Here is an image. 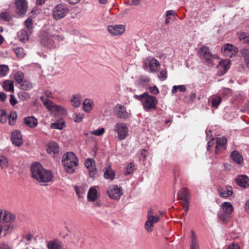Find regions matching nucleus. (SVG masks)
I'll use <instances>...</instances> for the list:
<instances>
[{
	"instance_id": "nucleus-54",
	"label": "nucleus",
	"mask_w": 249,
	"mask_h": 249,
	"mask_svg": "<svg viewBox=\"0 0 249 249\" xmlns=\"http://www.w3.org/2000/svg\"><path fill=\"white\" fill-rule=\"evenodd\" d=\"M160 80L163 81L167 78V71L166 70H162L160 71V75H159Z\"/></svg>"
},
{
	"instance_id": "nucleus-29",
	"label": "nucleus",
	"mask_w": 249,
	"mask_h": 249,
	"mask_svg": "<svg viewBox=\"0 0 249 249\" xmlns=\"http://www.w3.org/2000/svg\"><path fill=\"white\" fill-rule=\"evenodd\" d=\"M24 122L26 125L31 128L36 127L38 124L37 120L33 116H28L25 118Z\"/></svg>"
},
{
	"instance_id": "nucleus-56",
	"label": "nucleus",
	"mask_w": 249,
	"mask_h": 249,
	"mask_svg": "<svg viewBox=\"0 0 249 249\" xmlns=\"http://www.w3.org/2000/svg\"><path fill=\"white\" fill-rule=\"evenodd\" d=\"M5 112L4 110H0V122L4 123L5 121Z\"/></svg>"
},
{
	"instance_id": "nucleus-50",
	"label": "nucleus",
	"mask_w": 249,
	"mask_h": 249,
	"mask_svg": "<svg viewBox=\"0 0 249 249\" xmlns=\"http://www.w3.org/2000/svg\"><path fill=\"white\" fill-rule=\"evenodd\" d=\"M171 19V10H168L165 16V21L164 24L166 25H168Z\"/></svg>"
},
{
	"instance_id": "nucleus-51",
	"label": "nucleus",
	"mask_w": 249,
	"mask_h": 249,
	"mask_svg": "<svg viewBox=\"0 0 249 249\" xmlns=\"http://www.w3.org/2000/svg\"><path fill=\"white\" fill-rule=\"evenodd\" d=\"M75 190L79 197H83V194H85V191L83 187H75Z\"/></svg>"
},
{
	"instance_id": "nucleus-47",
	"label": "nucleus",
	"mask_w": 249,
	"mask_h": 249,
	"mask_svg": "<svg viewBox=\"0 0 249 249\" xmlns=\"http://www.w3.org/2000/svg\"><path fill=\"white\" fill-rule=\"evenodd\" d=\"M14 52L17 56L19 58H22L25 55L24 50L22 48H17L14 49Z\"/></svg>"
},
{
	"instance_id": "nucleus-43",
	"label": "nucleus",
	"mask_w": 249,
	"mask_h": 249,
	"mask_svg": "<svg viewBox=\"0 0 249 249\" xmlns=\"http://www.w3.org/2000/svg\"><path fill=\"white\" fill-rule=\"evenodd\" d=\"M73 120L76 123H80L84 118V114L81 113H74L72 116Z\"/></svg>"
},
{
	"instance_id": "nucleus-64",
	"label": "nucleus",
	"mask_w": 249,
	"mask_h": 249,
	"mask_svg": "<svg viewBox=\"0 0 249 249\" xmlns=\"http://www.w3.org/2000/svg\"><path fill=\"white\" fill-rule=\"evenodd\" d=\"M7 99V95L2 92H0V102H5Z\"/></svg>"
},
{
	"instance_id": "nucleus-34",
	"label": "nucleus",
	"mask_w": 249,
	"mask_h": 249,
	"mask_svg": "<svg viewBox=\"0 0 249 249\" xmlns=\"http://www.w3.org/2000/svg\"><path fill=\"white\" fill-rule=\"evenodd\" d=\"M115 176V172L111 168L110 166H108L106 169L104 174V177L107 179L112 180L114 179Z\"/></svg>"
},
{
	"instance_id": "nucleus-22",
	"label": "nucleus",
	"mask_w": 249,
	"mask_h": 249,
	"mask_svg": "<svg viewBox=\"0 0 249 249\" xmlns=\"http://www.w3.org/2000/svg\"><path fill=\"white\" fill-rule=\"evenodd\" d=\"M221 51L224 55L229 57L235 56L237 53L236 49L233 45L230 44L225 45L222 48Z\"/></svg>"
},
{
	"instance_id": "nucleus-28",
	"label": "nucleus",
	"mask_w": 249,
	"mask_h": 249,
	"mask_svg": "<svg viewBox=\"0 0 249 249\" xmlns=\"http://www.w3.org/2000/svg\"><path fill=\"white\" fill-rule=\"evenodd\" d=\"M94 106V102L91 99H85L84 100L83 103V110L88 113H89L93 109Z\"/></svg>"
},
{
	"instance_id": "nucleus-8",
	"label": "nucleus",
	"mask_w": 249,
	"mask_h": 249,
	"mask_svg": "<svg viewBox=\"0 0 249 249\" xmlns=\"http://www.w3.org/2000/svg\"><path fill=\"white\" fill-rule=\"evenodd\" d=\"M198 56L203 59L205 60L206 62L209 66H213V58H217V56L213 55L209 50V49L204 46L201 47L198 52Z\"/></svg>"
},
{
	"instance_id": "nucleus-6",
	"label": "nucleus",
	"mask_w": 249,
	"mask_h": 249,
	"mask_svg": "<svg viewBox=\"0 0 249 249\" xmlns=\"http://www.w3.org/2000/svg\"><path fill=\"white\" fill-rule=\"evenodd\" d=\"M69 11V9L66 5L58 4L53 9V18L56 20H60L65 17L68 14Z\"/></svg>"
},
{
	"instance_id": "nucleus-12",
	"label": "nucleus",
	"mask_w": 249,
	"mask_h": 249,
	"mask_svg": "<svg viewBox=\"0 0 249 249\" xmlns=\"http://www.w3.org/2000/svg\"><path fill=\"white\" fill-rule=\"evenodd\" d=\"M15 79L16 81L20 85L22 89L26 90L32 88L31 83L24 80V75L22 72H16L15 74Z\"/></svg>"
},
{
	"instance_id": "nucleus-21",
	"label": "nucleus",
	"mask_w": 249,
	"mask_h": 249,
	"mask_svg": "<svg viewBox=\"0 0 249 249\" xmlns=\"http://www.w3.org/2000/svg\"><path fill=\"white\" fill-rule=\"evenodd\" d=\"M11 139L13 144L17 146H20L22 144L23 140L19 131H13L11 134Z\"/></svg>"
},
{
	"instance_id": "nucleus-9",
	"label": "nucleus",
	"mask_w": 249,
	"mask_h": 249,
	"mask_svg": "<svg viewBox=\"0 0 249 249\" xmlns=\"http://www.w3.org/2000/svg\"><path fill=\"white\" fill-rule=\"evenodd\" d=\"M159 220V217L154 215L153 211L149 210L148 212L147 219L144 224V228L146 231L152 232L153 230L154 224L157 223Z\"/></svg>"
},
{
	"instance_id": "nucleus-48",
	"label": "nucleus",
	"mask_w": 249,
	"mask_h": 249,
	"mask_svg": "<svg viewBox=\"0 0 249 249\" xmlns=\"http://www.w3.org/2000/svg\"><path fill=\"white\" fill-rule=\"evenodd\" d=\"M0 18L5 21H10L11 17L10 14L8 12H3L0 15Z\"/></svg>"
},
{
	"instance_id": "nucleus-30",
	"label": "nucleus",
	"mask_w": 249,
	"mask_h": 249,
	"mask_svg": "<svg viewBox=\"0 0 249 249\" xmlns=\"http://www.w3.org/2000/svg\"><path fill=\"white\" fill-rule=\"evenodd\" d=\"M30 34L29 32L25 30L22 29L18 33V40L23 42H27L29 40Z\"/></svg>"
},
{
	"instance_id": "nucleus-36",
	"label": "nucleus",
	"mask_w": 249,
	"mask_h": 249,
	"mask_svg": "<svg viewBox=\"0 0 249 249\" xmlns=\"http://www.w3.org/2000/svg\"><path fill=\"white\" fill-rule=\"evenodd\" d=\"M97 197V191L95 187H91L88 193V198L91 201H95Z\"/></svg>"
},
{
	"instance_id": "nucleus-37",
	"label": "nucleus",
	"mask_w": 249,
	"mask_h": 249,
	"mask_svg": "<svg viewBox=\"0 0 249 249\" xmlns=\"http://www.w3.org/2000/svg\"><path fill=\"white\" fill-rule=\"evenodd\" d=\"M221 102V98L219 96L214 95L209 99V102L211 103L212 107L217 108Z\"/></svg>"
},
{
	"instance_id": "nucleus-53",
	"label": "nucleus",
	"mask_w": 249,
	"mask_h": 249,
	"mask_svg": "<svg viewBox=\"0 0 249 249\" xmlns=\"http://www.w3.org/2000/svg\"><path fill=\"white\" fill-rule=\"evenodd\" d=\"M149 82V78L148 77H141L139 80V84L145 86Z\"/></svg>"
},
{
	"instance_id": "nucleus-11",
	"label": "nucleus",
	"mask_w": 249,
	"mask_h": 249,
	"mask_svg": "<svg viewBox=\"0 0 249 249\" xmlns=\"http://www.w3.org/2000/svg\"><path fill=\"white\" fill-rule=\"evenodd\" d=\"M107 193L110 198L114 200L119 199L123 194L121 188L118 187L116 185L110 186L107 191Z\"/></svg>"
},
{
	"instance_id": "nucleus-41",
	"label": "nucleus",
	"mask_w": 249,
	"mask_h": 249,
	"mask_svg": "<svg viewBox=\"0 0 249 249\" xmlns=\"http://www.w3.org/2000/svg\"><path fill=\"white\" fill-rule=\"evenodd\" d=\"M24 25L26 28L28 30L30 34H31L33 29V20L31 17L28 18L24 22Z\"/></svg>"
},
{
	"instance_id": "nucleus-1",
	"label": "nucleus",
	"mask_w": 249,
	"mask_h": 249,
	"mask_svg": "<svg viewBox=\"0 0 249 249\" xmlns=\"http://www.w3.org/2000/svg\"><path fill=\"white\" fill-rule=\"evenodd\" d=\"M31 172L32 178L39 183L49 182L53 178L52 172L50 170L43 168L38 162L35 163L32 166Z\"/></svg>"
},
{
	"instance_id": "nucleus-60",
	"label": "nucleus",
	"mask_w": 249,
	"mask_h": 249,
	"mask_svg": "<svg viewBox=\"0 0 249 249\" xmlns=\"http://www.w3.org/2000/svg\"><path fill=\"white\" fill-rule=\"evenodd\" d=\"M244 57L247 63H249V49L244 51Z\"/></svg>"
},
{
	"instance_id": "nucleus-16",
	"label": "nucleus",
	"mask_w": 249,
	"mask_h": 249,
	"mask_svg": "<svg viewBox=\"0 0 249 249\" xmlns=\"http://www.w3.org/2000/svg\"><path fill=\"white\" fill-rule=\"evenodd\" d=\"M115 114L117 118L122 119H126L130 117V114L126 111V108L121 105L116 106Z\"/></svg>"
},
{
	"instance_id": "nucleus-18",
	"label": "nucleus",
	"mask_w": 249,
	"mask_h": 249,
	"mask_svg": "<svg viewBox=\"0 0 249 249\" xmlns=\"http://www.w3.org/2000/svg\"><path fill=\"white\" fill-rule=\"evenodd\" d=\"M41 43L48 47L49 49H53L55 48V42L53 35H44L40 41Z\"/></svg>"
},
{
	"instance_id": "nucleus-45",
	"label": "nucleus",
	"mask_w": 249,
	"mask_h": 249,
	"mask_svg": "<svg viewBox=\"0 0 249 249\" xmlns=\"http://www.w3.org/2000/svg\"><path fill=\"white\" fill-rule=\"evenodd\" d=\"M186 90L184 85L174 86L172 88V93L177 92H185Z\"/></svg>"
},
{
	"instance_id": "nucleus-5",
	"label": "nucleus",
	"mask_w": 249,
	"mask_h": 249,
	"mask_svg": "<svg viewBox=\"0 0 249 249\" xmlns=\"http://www.w3.org/2000/svg\"><path fill=\"white\" fill-rule=\"evenodd\" d=\"M190 194L189 190L186 188H183L178 193V200L181 201L183 204L184 212L183 214H186L189 208V203L190 200Z\"/></svg>"
},
{
	"instance_id": "nucleus-42",
	"label": "nucleus",
	"mask_w": 249,
	"mask_h": 249,
	"mask_svg": "<svg viewBox=\"0 0 249 249\" xmlns=\"http://www.w3.org/2000/svg\"><path fill=\"white\" fill-rule=\"evenodd\" d=\"M9 165L7 158L4 156H0V167L2 169H6Z\"/></svg>"
},
{
	"instance_id": "nucleus-38",
	"label": "nucleus",
	"mask_w": 249,
	"mask_h": 249,
	"mask_svg": "<svg viewBox=\"0 0 249 249\" xmlns=\"http://www.w3.org/2000/svg\"><path fill=\"white\" fill-rule=\"evenodd\" d=\"M3 89L7 91H14V83L12 81L6 80L2 84Z\"/></svg>"
},
{
	"instance_id": "nucleus-39",
	"label": "nucleus",
	"mask_w": 249,
	"mask_h": 249,
	"mask_svg": "<svg viewBox=\"0 0 249 249\" xmlns=\"http://www.w3.org/2000/svg\"><path fill=\"white\" fill-rule=\"evenodd\" d=\"M80 98V95L77 94H74L72 96L71 101L73 107H77L80 106L81 103Z\"/></svg>"
},
{
	"instance_id": "nucleus-7",
	"label": "nucleus",
	"mask_w": 249,
	"mask_h": 249,
	"mask_svg": "<svg viewBox=\"0 0 249 249\" xmlns=\"http://www.w3.org/2000/svg\"><path fill=\"white\" fill-rule=\"evenodd\" d=\"M159 61L153 57H147L143 61V68L150 72H157L160 68Z\"/></svg>"
},
{
	"instance_id": "nucleus-57",
	"label": "nucleus",
	"mask_w": 249,
	"mask_h": 249,
	"mask_svg": "<svg viewBox=\"0 0 249 249\" xmlns=\"http://www.w3.org/2000/svg\"><path fill=\"white\" fill-rule=\"evenodd\" d=\"M150 92L153 94H158L159 93V90L157 87L155 86L150 87L149 88Z\"/></svg>"
},
{
	"instance_id": "nucleus-35",
	"label": "nucleus",
	"mask_w": 249,
	"mask_h": 249,
	"mask_svg": "<svg viewBox=\"0 0 249 249\" xmlns=\"http://www.w3.org/2000/svg\"><path fill=\"white\" fill-rule=\"evenodd\" d=\"M232 160L236 163L241 164L243 162V158L237 151H233L231 154Z\"/></svg>"
},
{
	"instance_id": "nucleus-26",
	"label": "nucleus",
	"mask_w": 249,
	"mask_h": 249,
	"mask_svg": "<svg viewBox=\"0 0 249 249\" xmlns=\"http://www.w3.org/2000/svg\"><path fill=\"white\" fill-rule=\"evenodd\" d=\"M235 181L236 183L242 188H246L249 187V178L246 175L238 176Z\"/></svg>"
},
{
	"instance_id": "nucleus-15",
	"label": "nucleus",
	"mask_w": 249,
	"mask_h": 249,
	"mask_svg": "<svg viewBox=\"0 0 249 249\" xmlns=\"http://www.w3.org/2000/svg\"><path fill=\"white\" fill-rule=\"evenodd\" d=\"M16 219V215L5 210L0 209V221L5 223L13 222Z\"/></svg>"
},
{
	"instance_id": "nucleus-55",
	"label": "nucleus",
	"mask_w": 249,
	"mask_h": 249,
	"mask_svg": "<svg viewBox=\"0 0 249 249\" xmlns=\"http://www.w3.org/2000/svg\"><path fill=\"white\" fill-rule=\"evenodd\" d=\"M239 38L240 40H243L244 42H249V40L246 36V33L245 32H241L239 34Z\"/></svg>"
},
{
	"instance_id": "nucleus-24",
	"label": "nucleus",
	"mask_w": 249,
	"mask_h": 249,
	"mask_svg": "<svg viewBox=\"0 0 249 249\" xmlns=\"http://www.w3.org/2000/svg\"><path fill=\"white\" fill-rule=\"evenodd\" d=\"M47 151L54 157H56L59 151V147L55 142H50L48 144Z\"/></svg>"
},
{
	"instance_id": "nucleus-40",
	"label": "nucleus",
	"mask_w": 249,
	"mask_h": 249,
	"mask_svg": "<svg viewBox=\"0 0 249 249\" xmlns=\"http://www.w3.org/2000/svg\"><path fill=\"white\" fill-rule=\"evenodd\" d=\"M65 122L62 121H58L52 123L51 125V128L61 130L64 128Z\"/></svg>"
},
{
	"instance_id": "nucleus-27",
	"label": "nucleus",
	"mask_w": 249,
	"mask_h": 249,
	"mask_svg": "<svg viewBox=\"0 0 249 249\" xmlns=\"http://www.w3.org/2000/svg\"><path fill=\"white\" fill-rule=\"evenodd\" d=\"M230 67V61L229 59L221 60L219 62L217 68L222 75L226 73Z\"/></svg>"
},
{
	"instance_id": "nucleus-4",
	"label": "nucleus",
	"mask_w": 249,
	"mask_h": 249,
	"mask_svg": "<svg viewBox=\"0 0 249 249\" xmlns=\"http://www.w3.org/2000/svg\"><path fill=\"white\" fill-rule=\"evenodd\" d=\"M113 131L116 134L115 138L120 141L125 140L129 136V127L125 123H117L114 126Z\"/></svg>"
},
{
	"instance_id": "nucleus-44",
	"label": "nucleus",
	"mask_w": 249,
	"mask_h": 249,
	"mask_svg": "<svg viewBox=\"0 0 249 249\" xmlns=\"http://www.w3.org/2000/svg\"><path fill=\"white\" fill-rule=\"evenodd\" d=\"M9 71V68L5 65H0V77L6 76Z\"/></svg>"
},
{
	"instance_id": "nucleus-62",
	"label": "nucleus",
	"mask_w": 249,
	"mask_h": 249,
	"mask_svg": "<svg viewBox=\"0 0 249 249\" xmlns=\"http://www.w3.org/2000/svg\"><path fill=\"white\" fill-rule=\"evenodd\" d=\"M226 249H240V247L237 244L233 243L229 245Z\"/></svg>"
},
{
	"instance_id": "nucleus-46",
	"label": "nucleus",
	"mask_w": 249,
	"mask_h": 249,
	"mask_svg": "<svg viewBox=\"0 0 249 249\" xmlns=\"http://www.w3.org/2000/svg\"><path fill=\"white\" fill-rule=\"evenodd\" d=\"M105 132V129L102 127L98 129L94 130L93 131H91L89 132V134L96 136H102Z\"/></svg>"
},
{
	"instance_id": "nucleus-17",
	"label": "nucleus",
	"mask_w": 249,
	"mask_h": 249,
	"mask_svg": "<svg viewBox=\"0 0 249 249\" xmlns=\"http://www.w3.org/2000/svg\"><path fill=\"white\" fill-rule=\"evenodd\" d=\"M227 139L225 137L217 138L216 139V145L215 146V153L219 154L222 151L226 148Z\"/></svg>"
},
{
	"instance_id": "nucleus-2",
	"label": "nucleus",
	"mask_w": 249,
	"mask_h": 249,
	"mask_svg": "<svg viewBox=\"0 0 249 249\" xmlns=\"http://www.w3.org/2000/svg\"><path fill=\"white\" fill-rule=\"evenodd\" d=\"M135 99L140 101L146 111L156 109L158 103L157 98L154 96L150 95L147 92H144L141 95H134Z\"/></svg>"
},
{
	"instance_id": "nucleus-3",
	"label": "nucleus",
	"mask_w": 249,
	"mask_h": 249,
	"mask_svg": "<svg viewBox=\"0 0 249 249\" xmlns=\"http://www.w3.org/2000/svg\"><path fill=\"white\" fill-rule=\"evenodd\" d=\"M78 159L72 152H68L63 156L62 163L65 170L68 173H73L78 165Z\"/></svg>"
},
{
	"instance_id": "nucleus-32",
	"label": "nucleus",
	"mask_w": 249,
	"mask_h": 249,
	"mask_svg": "<svg viewBox=\"0 0 249 249\" xmlns=\"http://www.w3.org/2000/svg\"><path fill=\"white\" fill-rule=\"evenodd\" d=\"M217 217L222 222L225 223L231 220V215L228 213H225L224 211L220 210L217 213Z\"/></svg>"
},
{
	"instance_id": "nucleus-63",
	"label": "nucleus",
	"mask_w": 249,
	"mask_h": 249,
	"mask_svg": "<svg viewBox=\"0 0 249 249\" xmlns=\"http://www.w3.org/2000/svg\"><path fill=\"white\" fill-rule=\"evenodd\" d=\"M221 93L224 96H229L231 93V90L229 89H224L221 91Z\"/></svg>"
},
{
	"instance_id": "nucleus-14",
	"label": "nucleus",
	"mask_w": 249,
	"mask_h": 249,
	"mask_svg": "<svg viewBox=\"0 0 249 249\" xmlns=\"http://www.w3.org/2000/svg\"><path fill=\"white\" fill-rule=\"evenodd\" d=\"M107 30L112 36H121L124 33L125 27L123 25H109Z\"/></svg>"
},
{
	"instance_id": "nucleus-52",
	"label": "nucleus",
	"mask_w": 249,
	"mask_h": 249,
	"mask_svg": "<svg viewBox=\"0 0 249 249\" xmlns=\"http://www.w3.org/2000/svg\"><path fill=\"white\" fill-rule=\"evenodd\" d=\"M18 98L20 99V100L24 101L25 99H27L28 97V94L25 91H20L18 94Z\"/></svg>"
},
{
	"instance_id": "nucleus-33",
	"label": "nucleus",
	"mask_w": 249,
	"mask_h": 249,
	"mask_svg": "<svg viewBox=\"0 0 249 249\" xmlns=\"http://www.w3.org/2000/svg\"><path fill=\"white\" fill-rule=\"evenodd\" d=\"M13 229V226L12 225L2 224L0 222V238H1L2 232L4 233L3 236H5L10 233Z\"/></svg>"
},
{
	"instance_id": "nucleus-59",
	"label": "nucleus",
	"mask_w": 249,
	"mask_h": 249,
	"mask_svg": "<svg viewBox=\"0 0 249 249\" xmlns=\"http://www.w3.org/2000/svg\"><path fill=\"white\" fill-rule=\"evenodd\" d=\"M215 143H216V139H212L208 142V147L207 149L208 150H210V148L213 146Z\"/></svg>"
},
{
	"instance_id": "nucleus-49",
	"label": "nucleus",
	"mask_w": 249,
	"mask_h": 249,
	"mask_svg": "<svg viewBox=\"0 0 249 249\" xmlns=\"http://www.w3.org/2000/svg\"><path fill=\"white\" fill-rule=\"evenodd\" d=\"M134 171V164L132 162L129 163L126 167L125 175H128L132 173Z\"/></svg>"
},
{
	"instance_id": "nucleus-10",
	"label": "nucleus",
	"mask_w": 249,
	"mask_h": 249,
	"mask_svg": "<svg viewBox=\"0 0 249 249\" xmlns=\"http://www.w3.org/2000/svg\"><path fill=\"white\" fill-rule=\"evenodd\" d=\"M41 100L45 106L49 110L58 112L61 114H66V110L62 107L54 105L51 101L44 97H41Z\"/></svg>"
},
{
	"instance_id": "nucleus-13",
	"label": "nucleus",
	"mask_w": 249,
	"mask_h": 249,
	"mask_svg": "<svg viewBox=\"0 0 249 249\" xmlns=\"http://www.w3.org/2000/svg\"><path fill=\"white\" fill-rule=\"evenodd\" d=\"M16 12L20 16H24L28 8L27 2L26 0H15Z\"/></svg>"
},
{
	"instance_id": "nucleus-19",
	"label": "nucleus",
	"mask_w": 249,
	"mask_h": 249,
	"mask_svg": "<svg viewBox=\"0 0 249 249\" xmlns=\"http://www.w3.org/2000/svg\"><path fill=\"white\" fill-rule=\"evenodd\" d=\"M86 167L88 169L89 175L91 177H93L97 173L95 161L91 158L88 159L85 162Z\"/></svg>"
},
{
	"instance_id": "nucleus-20",
	"label": "nucleus",
	"mask_w": 249,
	"mask_h": 249,
	"mask_svg": "<svg viewBox=\"0 0 249 249\" xmlns=\"http://www.w3.org/2000/svg\"><path fill=\"white\" fill-rule=\"evenodd\" d=\"M189 249H200L199 242L194 230L191 231V235L189 238Z\"/></svg>"
},
{
	"instance_id": "nucleus-31",
	"label": "nucleus",
	"mask_w": 249,
	"mask_h": 249,
	"mask_svg": "<svg viewBox=\"0 0 249 249\" xmlns=\"http://www.w3.org/2000/svg\"><path fill=\"white\" fill-rule=\"evenodd\" d=\"M220 210L224 211L225 213H228L231 215V213L234 211V208L230 202H224L221 204Z\"/></svg>"
},
{
	"instance_id": "nucleus-58",
	"label": "nucleus",
	"mask_w": 249,
	"mask_h": 249,
	"mask_svg": "<svg viewBox=\"0 0 249 249\" xmlns=\"http://www.w3.org/2000/svg\"><path fill=\"white\" fill-rule=\"evenodd\" d=\"M16 119H17V115L16 114H13V116H12V115H11L10 118H9V124L11 125H14L15 121L16 120Z\"/></svg>"
},
{
	"instance_id": "nucleus-61",
	"label": "nucleus",
	"mask_w": 249,
	"mask_h": 249,
	"mask_svg": "<svg viewBox=\"0 0 249 249\" xmlns=\"http://www.w3.org/2000/svg\"><path fill=\"white\" fill-rule=\"evenodd\" d=\"M9 101L12 106H15L18 103L16 97L13 94L10 95V99Z\"/></svg>"
},
{
	"instance_id": "nucleus-23",
	"label": "nucleus",
	"mask_w": 249,
	"mask_h": 249,
	"mask_svg": "<svg viewBox=\"0 0 249 249\" xmlns=\"http://www.w3.org/2000/svg\"><path fill=\"white\" fill-rule=\"evenodd\" d=\"M46 246L48 249H64L62 242L57 239L48 241Z\"/></svg>"
},
{
	"instance_id": "nucleus-25",
	"label": "nucleus",
	"mask_w": 249,
	"mask_h": 249,
	"mask_svg": "<svg viewBox=\"0 0 249 249\" xmlns=\"http://www.w3.org/2000/svg\"><path fill=\"white\" fill-rule=\"evenodd\" d=\"M219 196L223 198H227L232 194V189L231 186L221 187L217 188Z\"/></svg>"
}]
</instances>
